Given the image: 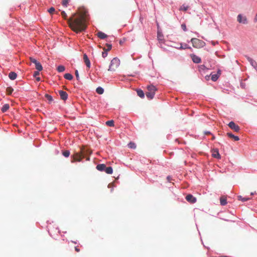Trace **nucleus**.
Segmentation results:
<instances>
[{"instance_id": "nucleus-4", "label": "nucleus", "mask_w": 257, "mask_h": 257, "mask_svg": "<svg viewBox=\"0 0 257 257\" xmlns=\"http://www.w3.org/2000/svg\"><path fill=\"white\" fill-rule=\"evenodd\" d=\"M120 64V61L117 58H114L111 60L110 62V65L109 66V68L108 69V71H114L117 69V68L119 66Z\"/></svg>"}, {"instance_id": "nucleus-6", "label": "nucleus", "mask_w": 257, "mask_h": 257, "mask_svg": "<svg viewBox=\"0 0 257 257\" xmlns=\"http://www.w3.org/2000/svg\"><path fill=\"white\" fill-rule=\"evenodd\" d=\"M31 62L35 65L36 69L38 71H41L43 69V67L40 62L37 61L36 59L32 57H30Z\"/></svg>"}, {"instance_id": "nucleus-32", "label": "nucleus", "mask_w": 257, "mask_h": 257, "mask_svg": "<svg viewBox=\"0 0 257 257\" xmlns=\"http://www.w3.org/2000/svg\"><path fill=\"white\" fill-rule=\"evenodd\" d=\"M128 146L131 149H136V144L134 143H133V142H130L128 144Z\"/></svg>"}, {"instance_id": "nucleus-37", "label": "nucleus", "mask_w": 257, "mask_h": 257, "mask_svg": "<svg viewBox=\"0 0 257 257\" xmlns=\"http://www.w3.org/2000/svg\"><path fill=\"white\" fill-rule=\"evenodd\" d=\"M61 16L64 19L67 20V15L64 11L61 12Z\"/></svg>"}, {"instance_id": "nucleus-14", "label": "nucleus", "mask_w": 257, "mask_h": 257, "mask_svg": "<svg viewBox=\"0 0 257 257\" xmlns=\"http://www.w3.org/2000/svg\"><path fill=\"white\" fill-rule=\"evenodd\" d=\"M83 60H84V61L87 66V67L88 68H90V62L86 54H84L83 55Z\"/></svg>"}, {"instance_id": "nucleus-5", "label": "nucleus", "mask_w": 257, "mask_h": 257, "mask_svg": "<svg viewBox=\"0 0 257 257\" xmlns=\"http://www.w3.org/2000/svg\"><path fill=\"white\" fill-rule=\"evenodd\" d=\"M192 45L194 48H200L204 46L205 43L197 38H192L191 40Z\"/></svg>"}, {"instance_id": "nucleus-41", "label": "nucleus", "mask_w": 257, "mask_h": 257, "mask_svg": "<svg viewBox=\"0 0 257 257\" xmlns=\"http://www.w3.org/2000/svg\"><path fill=\"white\" fill-rule=\"evenodd\" d=\"M102 56L103 58L106 57L107 56V51H104L102 53Z\"/></svg>"}, {"instance_id": "nucleus-44", "label": "nucleus", "mask_w": 257, "mask_h": 257, "mask_svg": "<svg viewBox=\"0 0 257 257\" xmlns=\"http://www.w3.org/2000/svg\"><path fill=\"white\" fill-rule=\"evenodd\" d=\"M167 180L169 181V182H170L171 180H172V178L171 176H168L167 177Z\"/></svg>"}, {"instance_id": "nucleus-29", "label": "nucleus", "mask_w": 257, "mask_h": 257, "mask_svg": "<svg viewBox=\"0 0 257 257\" xmlns=\"http://www.w3.org/2000/svg\"><path fill=\"white\" fill-rule=\"evenodd\" d=\"M65 67L62 65H60L57 67V70L59 72H62L65 71Z\"/></svg>"}, {"instance_id": "nucleus-25", "label": "nucleus", "mask_w": 257, "mask_h": 257, "mask_svg": "<svg viewBox=\"0 0 257 257\" xmlns=\"http://www.w3.org/2000/svg\"><path fill=\"white\" fill-rule=\"evenodd\" d=\"M112 46L109 44H106L105 47L103 48L104 51H108L111 50Z\"/></svg>"}, {"instance_id": "nucleus-19", "label": "nucleus", "mask_w": 257, "mask_h": 257, "mask_svg": "<svg viewBox=\"0 0 257 257\" xmlns=\"http://www.w3.org/2000/svg\"><path fill=\"white\" fill-rule=\"evenodd\" d=\"M97 35L98 38L101 39H105L107 37V35L102 32H98L97 34Z\"/></svg>"}, {"instance_id": "nucleus-27", "label": "nucleus", "mask_w": 257, "mask_h": 257, "mask_svg": "<svg viewBox=\"0 0 257 257\" xmlns=\"http://www.w3.org/2000/svg\"><path fill=\"white\" fill-rule=\"evenodd\" d=\"M14 91L13 88L12 87H8L6 89L7 93L8 95H10L12 94L13 91Z\"/></svg>"}, {"instance_id": "nucleus-23", "label": "nucleus", "mask_w": 257, "mask_h": 257, "mask_svg": "<svg viewBox=\"0 0 257 257\" xmlns=\"http://www.w3.org/2000/svg\"><path fill=\"white\" fill-rule=\"evenodd\" d=\"M64 77L67 80H71L73 79V76L70 73H66L64 75Z\"/></svg>"}, {"instance_id": "nucleus-24", "label": "nucleus", "mask_w": 257, "mask_h": 257, "mask_svg": "<svg viewBox=\"0 0 257 257\" xmlns=\"http://www.w3.org/2000/svg\"><path fill=\"white\" fill-rule=\"evenodd\" d=\"M137 94L141 98H144L145 94L143 90L139 89L137 90Z\"/></svg>"}, {"instance_id": "nucleus-13", "label": "nucleus", "mask_w": 257, "mask_h": 257, "mask_svg": "<svg viewBox=\"0 0 257 257\" xmlns=\"http://www.w3.org/2000/svg\"><path fill=\"white\" fill-rule=\"evenodd\" d=\"M212 156L213 158L217 159H220L221 158L218 150L217 149L213 150Z\"/></svg>"}, {"instance_id": "nucleus-10", "label": "nucleus", "mask_w": 257, "mask_h": 257, "mask_svg": "<svg viewBox=\"0 0 257 257\" xmlns=\"http://www.w3.org/2000/svg\"><path fill=\"white\" fill-rule=\"evenodd\" d=\"M186 199L190 203H194L196 202V198L191 194H188L186 196Z\"/></svg>"}, {"instance_id": "nucleus-15", "label": "nucleus", "mask_w": 257, "mask_h": 257, "mask_svg": "<svg viewBox=\"0 0 257 257\" xmlns=\"http://www.w3.org/2000/svg\"><path fill=\"white\" fill-rule=\"evenodd\" d=\"M106 165L104 164H100L96 166V169L100 171H105Z\"/></svg>"}, {"instance_id": "nucleus-12", "label": "nucleus", "mask_w": 257, "mask_h": 257, "mask_svg": "<svg viewBox=\"0 0 257 257\" xmlns=\"http://www.w3.org/2000/svg\"><path fill=\"white\" fill-rule=\"evenodd\" d=\"M59 95L61 97V98L63 100H66L68 98L67 93L63 90H60L59 91Z\"/></svg>"}, {"instance_id": "nucleus-18", "label": "nucleus", "mask_w": 257, "mask_h": 257, "mask_svg": "<svg viewBox=\"0 0 257 257\" xmlns=\"http://www.w3.org/2000/svg\"><path fill=\"white\" fill-rule=\"evenodd\" d=\"M227 136L228 137H229L230 138L234 139V141H237L239 140V138L238 136H235L230 133H227Z\"/></svg>"}, {"instance_id": "nucleus-30", "label": "nucleus", "mask_w": 257, "mask_h": 257, "mask_svg": "<svg viewBox=\"0 0 257 257\" xmlns=\"http://www.w3.org/2000/svg\"><path fill=\"white\" fill-rule=\"evenodd\" d=\"M106 124L109 126H114V121L113 120H110L106 122Z\"/></svg>"}, {"instance_id": "nucleus-1", "label": "nucleus", "mask_w": 257, "mask_h": 257, "mask_svg": "<svg viewBox=\"0 0 257 257\" xmlns=\"http://www.w3.org/2000/svg\"><path fill=\"white\" fill-rule=\"evenodd\" d=\"M88 16V12L84 9L73 14L67 21L69 27L77 33L84 31L87 28Z\"/></svg>"}, {"instance_id": "nucleus-42", "label": "nucleus", "mask_w": 257, "mask_h": 257, "mask_svg": "<svg viewBox=\"0 0 257 257\" xmlns=\"http://www.w3.org/2000/svg\"><path fill=\"white\" fill-rule=\"evenodd\" d=\"M181 28H182V29H183L184 31H186L187 30V29H186V27L185 24H182V25H181Z\"/></svg>"}, {"instance_id": "nucleus-39", "label": "nucleus", "mask_w": 257, "mask_h": 257, "mask_svg": "<svg viewBox=\"0 0 257 257\" xmlns=\"http://www.w3.org/2000/svg\"><path fill=\"white\" fill-rule=\"evenodd\" d=\"M40 71H35L34 74H33V76L35 77H36L37 76L39 75L40 74V72H39Z\"/></svg>"}, {"instance_id": "nucleus-2", "label": "nucleus", "mask_w": 257, "mask_h": 257, "mask_svg": "<svg viewBox=\"0 0 257 257\" xmlns=\"http://www.w3.org/2000/svg\"><path fill=\"white\" fill-rule=\"evenodd\" d=\"M91 154V151L88 149L83 147L80 148V151L75 152L72 156V163L76 161L80 162L83 158H86L87 161L89 160V156Z\"/></svg>"}, {"instance_id": "nucleus-28", "label": "nucleus", "mask_w": 257, "mask_h": 257, "mask_svg": "<svg viewBox=\"0 0 257 257\" xmlns=\"http://www.w3.org/2000/svg\"><path fill=\"white\" fill-rule=\"evenodd\" d=\"M45 97L47 98V99L49 101V103H51L53 101V98L52 96L48 94H46L45 95Z\"/></svg>"}, {"instance_id": "nucleus-31", "label": "nucleus", "mask_w": 257, "mask_h": 257, "mask_svg": "<svg viewBox=\"0 0 257 257\" xmlns=\"http://www.w3.org/2000/svg\"><path fill=\"white\" fill-rule=\"evenodd\" d=\"M188 9L189 7L188 6H185V5H183L180 8L179 10L186 11Z\"/></svg>"}, {"instance_id": "nucleus-7", "label": "nucleus", "mask_w": 257, "mask_h": 257, "mask_svg": "<svg viewBox=\"0 0 257 257\" xmlns=\"http://www.w3.org/2000/svg\"><path fill=\"white\" fill-rule=\"evenodd\" d=\"M237 20L238 22V23L243 24H247L248 23L246 17L244 16H243L241 14H239L237 16Z\"/></svg>"}, {"instance_id": "nucleus-43", "label": "nucleus", "mask_w": 257, "mask_h": 257, "mask_svg": "<svg viewBox=\"0 0 257 257\" xmlns=\"http://www.w3.org/2000/svg\"><path fill=\"white\" fill-rule=\"evenodd\" d=\"M199 68L202 70H204L206 68L205 66L204 65H202L200 66Z\"/></svg>"}, {"instance_id": "nucleus-47", "label": "nucleus", "mask_w": 257, "mask_h": 257, "mask_svg": "<svg viewBox=\"0 0 257 257\" xmlns=\"http://www.w3.org/2000/svg\"><path fill=\"white\" fill-rule=\"evenodd\" d=\"M180 49H182V46L181 45L180 47L179 48Z\"/></svg>"}, {"instance_id": "nucleus-34", "label": "nucleus", "mask_w": 257, "mask_h": 257, "mask_svg": "<svg viewBox=\"0 0 257 257\" xmlns=\"http://www.w3.org/2000/svg\"><path fill=\"white\" fill-rule=\"evenodd\" d=\"M63 155L65 157H68L70 155V152L68 150H66L63 152Z\"/></svg>"}, {"instance_id": "nucleus-16", "label": "nucleus", "mask_w": 257, "mask_h": 257, "mask_svg": "<svg viewBox=\"0 0 257 257\" xmlns=\"http://www.w3.org/2000/svg\"><path fill=\"white\" fill-rule=\"evenodd\" d=\"M247 60L248 61V62L250 63V64L252 66H253L254 68H256L257 66V64L252 58L246 57Z\"/></svg>"}, {"instance_id": "nucleus-11", "label": "nucleus", "mask_w": 257, "mask_h": 257, "mask_svg": "<svg viewBox=\"0 0 257 257\" xmlns=\"http://www.w3.org/2000/svg\"><path fill=\"white\" fill-rule=\"evenodd\" d=\"M157 39L160 44L164 43V36L162 33L159 30L157 32Z\"/></svg>"}, {"instance_id": "nucleus-8", "label": "nucleus", "mask_w": 257, "mask_h": 257, "mask_svg": "<svg viewBox=\"0 0 257 257\" xmlns=\"http://www.w3.org/2000/svg\"><path fill=\"white\" fill-rule=\"evenodd\" d=\"M228 125L231 129H232L235 132H238L240 130L239 126L238 125L236 124L233 121H230L228 123Z\"/></svg>"}, {"instance_id": "nucleus-38", "label": "nucleus", "mask_w": 257, "mask_h": 257, "mask_svg": "<svg viewBox=\"0 0 257 257\" xmlns=\"http://www.w3.org/2000/svg\"><path fill=\"white\" fill-rule=\"evenodd\" d=\"M55 9L53 8V7H51L48 10V12L51 14H53L54 13V12H55Z\"/></svg>"}, {"instance_id": "nucleus-22", "label": "nucleus", "mask_w": 257, "mask_h": 257, "mask_svg": "<svg viewBox=\"0 0 257 257\" xmlns=\"http://www.w3.org/2000/svg\"><path fill=\"white\" fill-rule=\"evenodd\" d=\"M104 172L108 174H111L113 172L112 168L111 167H106Z\"/></svg>"}, {"instance_id": "nucleus-46", "label": "nucleus", "mask_w": 257, "mask_h": 257, "mask_svg": "<svg viewBox=\"0 0 257 257\" xmlns=\"http://www.w3.org/2000/svg\"><path fill=\"white\" fill-rule=\"evenodd\" d=\"M36 80H37V81H40V80H41L40 77H36Z\"/></svg>"}, {"instance_id": "nucleus-40", "label": "nucleus", "mask_w": 257, "mask_h": 257, "mask_svg": "<svg viewBox=\"0 0 257 257\" xmlns=\"http://www.w3.org/2000/svg\"><path fill=\"white\" fill-rule=\"evenodd\" d=\"M75 75H76V77L77 79L78 80H79V73H78V71L77 70H75Z\"/></svg>"}, {"instance_id": "nucleus-17", "label": "nucleus", "mask_w": 257, "mask_h": 257, "mask_svg": "<svg viewBox=\"0 0 257 257\" xmlns=\"http://www.w3.org/2000/svg\"><path fill=\"white\" fill-rule=\"evenodd\" d=\"M17 77V74H16V73H15L14 72H11L9 74V78L12 80L16 79Z\"/></svg>"}, {"instance_id": "nucleus-9", "label": "nucleus", "mask_w": 257, "mask_h": 257, "mask_svg": "<svg viewBox=\"0 0 257 257\" xmlns=\"http://www.w3.org/2000/svg\"><path fill=\"white\" fill-rule=\"evenodd\" d=\"M190 57L191 58L193 62L195 63H199L201 61V58L194 54H191Z\"/></svg>"}, {"instance_id": "nucleus-26", "label": "nucleus", "mask_w": 257, "mask_h": 257, "mask_svg": "<svg viewBox=\"0 0 257 257\" xmlns=\"http://www.w3.org/2000/svg\"><path fill=\"white\" fill-rule=\"evenodd\" d=\"M96 92L99 94H102L104 92L103 89L101 87H98L96 89Z\"/></svg>"}, {"instance_id": "nucleus-20", "label": "nucleus", "mask_w": 257, "mask_h": 257, "mask_svg": "<svg viewBox=\"0 0 257 257\" xmlns=\"http://www.w3.org/2000/svg\"><path fill=\"white\" fill-rule=\"evenodd\" d=\"M220 202L221 205H225L227 204L226 197L221 196L220 198Z\"/></svg>"}, {"instance_id": "nucleus-45", "label": "nucleus", "mask_w": 257, "mask_h": 257, "mask_svg": "<svg viewBox=\"0 0 257 257\" xmlns=\"http://www.w3.org/2000/svg\"><path fill=\"white\" fill-rule=\"evenodd\" d=\"M75 250L77 252H79L80 251L79 248H78V247H77V246L75 247Z\"/></svg>"}, {"instance_id": "nucleus-3", "label": "nucleus", "mask_w": 257, "mask_h": 257, "mask_svg": "<svg viewBox=\"0 0 257 257\" xmlns=\"http://www.w3.org/2000/svg\"><path fill=\"white\" fill-rule=\"evenodd\" d=\"M157 90L156 87L153 85L148 86L147 91L146 92L147 97L150 99H153Z\"/></svg>"}, {"instance_id": "nucleus-36", "label": "nucleus", "mask_w": 257, "mask_h": 257, "mask_svg": "<svg viewBox=\"0 0 257 257\" xmlns=\"http://www.w3.org/2000/svg\"><path fill=\"white\" fill-rule=\"evenodd\" d=\"M218 76L217 74H213L211 76V80L213 81H215L217 80Z\"/></svg>"}, {"instance_id": "nucleus-35", "label": "nucleus", "mask_w": 257, "mask_h": 257, "mask_svg": "<svg viewBox=\"0 0 257 257\" xmlns=\"http://www.w3.org/2000/svg\"><path fill=\"white\" fill-rule=\"evenodd\" d=\"M70 0H63L62 4L63 6L67 7Z\"/></svg>"}, {"instance_id": "nucleus-21", "label": "nucleus", "mask_w": 257, "mask_h": 257, "mask_svg": "<svg viewBox=\"0 0 257 257\" xmlns=\"http://www.w3.org/2000/svg\"><path fill=\"white\" fill-rule=\"evenodd\" d=\"M10 108V105L9 104H4L1 108L2 112H6Z\"/></svg>"}, {"instance_id": "nucleus-33", "label": "nucleus", "mask_w": 257, "mask_h": 257, "mask_svg": "<svg viewBox=\"0 0 257 257\" xmlns=\"http://www.w3.org/2000/svg\"><path fill=\"white\" fill-rule=\"evenodd\" d=\"M238 199L239 200H241L243 202H244V201H247L249 199V198H247V197H242V196H238Z\"/></svg>"}]
</instances>
